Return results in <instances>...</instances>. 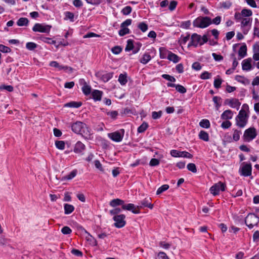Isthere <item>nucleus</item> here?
Instances as JSON below:
<instances>
[{
  "label": "nucleus",
  "mask_w": 259,
  "mask_h": 259,
  "mask_svg": "<svg viewBox=\"0 0 259 259\" xmlns=\"http://www.w3.org/2000/svg\"><path fill=\"white\" fill-rule=\"evenodd\" d=\"M71 129L74 133L81 135L85 139H91V131L84 123L76 121L72 124Z\"/></svg>",
  "instance_id": "1"
},
{
  "label": "nucleus",
  "mask_w": 259,
  "mask_h": 259,
  "mask_svg": "<svg viewBox=\"0 0 259 259\" xmlns=\"http://www.w3.org/2000/svg\"><path fill=\"white\" fill-rule=\"evenodd\" d=\"M211 23V20L208 17H199L193 22V26L195 27L204 28L208 26Z\"/></svg>",
  "instance_id": "2"
},
{
  "label": "nucleus",
  "mask_w": 259,
  "mask_h": 259,
  "mask_svg": "<svg viewBox=\"0 0 259 259\" xmlns=\"http://www.w3.org/2000/svg\"><path fill=\"white\" fill-rule=\"evenodd\" d=\"M248 117L246 112L244 110H240L236 117V125L240 128H243L247 123Z\"/></svg>",
  "instance_id": "3"
},
{
  "label": "nucleus",
  "mask_w": 259,
  "mask_h": 259,
  "mask_svg": "<svg viewBox=\"0 0 259 259\" xmlns=\"http://www.w3.org/2000/svg\"><path fill=\"white\" fill-rule=\"evenodd\" d=\"M252 18L245 17L241 18L239 21H236V22H240L241 28L244 34H246L250 30L251 26Z\"/></svg>",
  "instance_id": "4"
},
{
  "label": "nucleus",
  "mask_w": 259,
  "mask_h": 259,
  "mask_svg": "<svg viewBox=\"0 0 259 259\" xmlns=\"http://www.w3.org/2000/svg\"><path fill=\"white\" fill-rule=\"evenodd\" d=\"M259 223V218L254 213H249L245 218V223L249 228L252 229Z\"/></svg>",
  "instance_id": "5"
},
{
  "label": "nucleus",
  "mask_w": 259,
  "mask_h": 259,
  "mask_svg": "<svg viewBox=\"0 0 259 259\" xmlns=\"http://www.w3.org/2000/svg\"><path fill=\"white\" fill-rule=\"evenodd\" d=\"M257 136L256 129L254 127H250L246 129L243 135V139L245 142H250Z\"/></svg>",
  "instance_id": "6"
},
{
  "label": "nucleus",
  "mask_w": 259,
  "mask_h": 259,
  "mask_svg": "<svg viewBox=\"0 0 259 259\" xmlns=\"http://www.w3.org/2000/svg\"><path fill=\"white\" fill-rule=\"evenodd\" d=\"M124 133L125 131L124 129H120L114 132L108 133V137L114 142H120L123 139Z\"/></svg>",
  "instance_id": "7"
},
{
  "label": "nucleus",
  "mask_w": 259,
  "mask_h": 259,
  "mask_svg": "<svg viewBox=\"0 0 259 259\" xmlns=\"http://www.w3.org/2000/svg\"><path fill=\"white\" fill-rule=\"evenodd\" d=\"M132 20L127 19L123 22L120 25V29L118 31V34L123 36L130 33V30L127 27L132 24Z\"/></svg>",
  "instance_id": "8"
},
{
  "label": "nucleus",
  "mask_w": 259,
  "mask_h": 259,
  "mask_svg": "<svg viewBox=\"0 0 259 259\" xmlns=\"http://www.w3.org/2000/svg\"><path fill=\"white\" fill-rule=\"evenodd\" d=\"M52 26L45 24L36 23L32 28V30L34 32H39L41 33H49Z\"/></svg>",
  "instance_id": "9"
},
{
  "label": "nucleus",
  "mask_w": 259,
  "mask_h": 259,
  "mask_svg": "<svg viewBox=\"0 0 259 259\" xmlns=\"http://www.w3.org/2000/svg\"><path fill=\"white\" fill-rule=\"evenodd\" d=\"M225 188V184L221 182H219L212 186L209 191L213 196H216L219 194L220 191H224Z\"/></svg>",
  "instance_id": "10"
},
{
  "label": "nucleus",
  "mask_w": 259,
  "mask_h": 259,
  "mask_svg": "<svg viewBox=\"0 0 259 259\" xmlns=\"http://www.w3.org/2000/svg\"><path fill=\"white\" fill-rule=\"evenodd\" d=\"M125 218V216L124 214L114 215L113 218L115 222L114 226L117 228L123 227L126 224Z\"/></svg>",
  "instance_id": "11"
},
{
  "label": "nucleus",
  "mask_w": 259,
  "mask_h": 259,
  "mask_svg": "<svg viewBox=\"0 0 259 259\" xmlns=\"http://www.w3.org/2000/svg\"><path fill=\"white\" fill-rule=\"evenodd\" d=\"M200 40H201V35L197 33H193L190 37V40L187 47L188 48L191 47L196 48L199 45L200 46Z\"/></svg>",
  "instance_id": "12"
},
{
  "label": "nucleus",
  "mask_w": 259,
  "mask_h": 259,
  "mask_svg": "<svg viewBox=\"0 0 259 259\" xmlns=\"http://www.w3.org/2000/svg\"><path fill=\"white\" fill-rule=\"evenodd\" d=\"M252 166L250 163H242V166L240 168V175L248 177L251 175Z\"/></svg>",
  "instance_id": "13"
},
{
  "label": "nucleus",
  "mask_w": 259,
  "mask_h": 259,
  "mask_svg": "<svg viewBox=\"0 0 259 259\" xmlns=\"http://www.w3.org/2000/svg\"><path fill=\"white\" fill-rule=\"evenodd\" d=\"M252 15L251 10L243 9L240 13L236 12L234 15V19L236 21H239L241 18L250 17Z\"/></svg>",
  "instance_id": "14"
},
{
  "label": "nucleus",
  "mask_w": 259,
  "mask_h": 259,
  "mask_svg": "<svg viewBox=\"0 0 259 259\" xmlns=\"http://www.w3.org/2000/svg\"><path fill=\"white\" fill-rule=\"evenodd\" d=\"M170 154L174 157H184L187 158H192L193 155L189 152L184 151H180L177 150H171Z\"/></svg>",
  "instance_id": "15"
},
{
  "label": "nucleus",
  "mask_w": 259,
  "mask_h": 259,
  "mask_svg": "<svg viewBox=\"0 0 259 259\" xmlns=\"http://www.w3.org/2000/svg\"><path fill=\"white\" fill-rule=\"evenodd\" d=\"M96 76L101 79L103 82H106L111 79L113 76V72H105L103 71H100L96 73Z\"/></svg>",
  "instance_id": "16"
},
{
  "label": "nucleus",
  "mask_w": 259,
  "mask_h": 259,
  "mask_svg": "<svg viewBox=\"0 0 259 259\" xmlns=\"http://www.w3.org/2000/svg\"><path fill=\"white\" fill-rule=\"evenodd\" d=\"M225 104L229 105L230 107L239 110L241 103L239 100L236 98L227 99L225 101Z\"/></svg>",
  "instance_id": "17"
},
{
  "label": "nucleus",
  "mask_w": 259,
  "mask_h": 259,
  "mask_svg": "<svg viewBox=\"0 0 259 259\" xmlns=\"http://www.w3.org/2000/svg\"><path fill=\"white\" fill-rule=\"evenodd\" d=\"M122 208L124 210L131 211L133 213L135 214H138L140 213L139 206H136L133 203H128L125 204L124 203L122 205Z\"/></svg>",
  "instance_id": "18"
},
{
  "label": "nucleus",
  "mask_w": 259,
  "mask_h": 259,
  "mask_svg": "<svg viewBox=\"0 0 259 259\" xmlns=\"http://www.w3.org/2000/svg\"><path fill=\"white\" fill-rule=\"evenodd\" d=\"M251 61L252 59L251 58L243 60L242 62V70L247 71L250 70L252 69Z\"/></svg>",
  "instance_id": "19"
},
{
  "label": "nucleus",
  "mask_w": 259,
  "mask_h": 259,
  "mask_svg": "<svg viewBox=\"0 0 259 259\" xmlns=\"http://www.w3.org/2000/svg\"><path fill=\"white\" fill-rule=\"evenodd\" d=\"M85 149V146L80 141H78L75 144L73 151L78 154L81 153Z\"/></svg>",
  "instance_id": "20"
},
{
  "label": "nucleus",
  "mask_w": 259,
  "mask_h": 259,
  "mask_svg": "<svg viewBox=\"0 0 259 259\" xmlns=\"http://www.w3.org/2000/svg\"><path fill=\"white\" fill-rule=\"evenodd\" d=\"M79 81L80 84H83V86L82 87V91L84 94L85 95H88L90 94L91 92V87L87 84V82L83 79H80Z\"/></svg>",
  "instance_id": "21"
},
{
  "label": "nucleus",
  "mask_w": 259,
  "mask_h": 259,
  "mask_svg": "<svg viewBox=\"0 0 259 259\" xmlns=\"http://www.w3.org/2000/svg\"><path fill=\"white\" fill-rule=\"evenodd\" d=\"M49 65L51 67L57 68L58 70H67L68 68H70V70L72 69L71 68L68 67V66L60 65L57 61H55L50 62Z\"/></svg>",
  "instance_id": "22"
},
{
  "label": "nucleus",
  "mask_w": 259,
  "mask_h": 259,
  "mask_svg": "<svg viewBox=\"0 0 259 259\" xmlns=\"http://www.w3.org/2000/svg\"><path fill=\"white\" fill-rule=\"evenodd\" d=\"M247 55V47L245 44L242 45L238 51V60L244 58Z\"/></svg>",
  "instance_id": "23"
},
{
  "label": "nucleus",
  "mask_w": 259,
  "mask_h": 259,
  "mask_svg": "<svg viewBox=\"0 0 259 259\" xmlns=\"http://www.w3.org/2000/svg\"><path fill=\"white\" fill-rule=\"evenodd\" d=\"M233 113L231 110H226L222 114L221 117L223 120H229L232 118Z\"/></svg>",
  "instance_id": "24"
},
{
  "label": "nucleus",
  "mask_w": 259,
  "mask_h": 259,
  "mask_svg": "<svg viewBox=\"0 0 259 259\" xmlns=\"http://www.w3.org/2000/svg\"><path fill=\"white\" fill-rule=\"evenodd\" d=\"M150 199H145L144 200L141 201L140 203H139V209L142 207H147L149 208L150 209H152L153 207V204H151L149 202V200Z\"/></svg>",
  "instance_id": "25"
},
{
  "label": "nucleus",
  "mask_w": 259,
  "mask_h": 259,
  "mask_svg": "<svg viewBox=\"0 0 259 259\" xmlns=\"http://www.w3.org/2000/svg\"><path fill=\"white\" fill-rule=\"evenodd\" d=\"M167 58L174 63H177L180 61V57L176 54L172 53L171 52H168Z\"/></svg>",
  "instance_id": "26"
},
{
  "label": "nucleus",
  "mask_w": 259,
  "mask_h": 259,
  "mask_svg": "<svg viewBox=\"0 0 259 259\" xmlns=\"http://www.w3.org/2000/svg\"><path fill=\"white\" fill-rule=\"evenodd\" d=\"M102 92L99 90H94L92 93V96L95 101H100L102 96Z\"/></svg>",
  "instance_id": "27"
},
{
  "label": "nucleus",
  "mask_w": 259,
  "mask_h": 259,
  "mask_svg": "<svg viewBox=\"0 0 259 259\" xmlns=\"http://www.w3.org/2000/svg\"><path fill=\"white\" fill-rule=\"evenodd\" d=\"M151 57L150 55L148 53H145L140 59V62L143 64H146L151 60Z\"/></svg>",
  "instance_id": "28"
},
{
  "label": "nucleus",
  "mask_w": 259,
  "mask_h": 259,
  "mask_svg": "<svg viewBox=\"0 0 259 259\" xmlns=\"http://www.w3.org/2000/svg\"><path fill=\"white\" fill-rule=\"evenodd\" d=\"M82 105L81 102H75L72 101L68 103H66L64 105V107H69V108H77L80 107Z\"/></svg>",
  "instance_id": "29"
},
{
  "label": "nucleus",
  "mask_w": 259,
  "mask_h": 259,
  "mask_svg": "<svg viewBox=\"0 0 259 259\" xmlns=\"http://www.w3.org/2000/svg\"><path fill=\"white\" fill-rule=\"evenodd\" d=\"M64 213L65 214H69L72 213L74 210V207L69 204L65 203L64 205Z\"/></svg>",
  "instance_id": "30"
},
{
  "label": "nucleus",
  "mask_w": 259,
  "mask_h": 259,
  "mask_svg": "<svg viewBox=\"0 0 259 259\" xmlns=\"http://www.w3.org/2000/svg\"><path fill=\"white\" fill-rule=\"evenodd\" d=\"M124 203V201H123L121 199L117 198L112 200L110 202V205L112 207H116L118 205H121L122 206V205Z\"/></svg>",
  "instance_id": "31"
},
{
  "label": "nucleus",
  "mask_w": 259,
  "mask_h": 259,
  "mask_svg": "<svg viewBox=\"0 0 259 259\" xmlns=\"http://www.w3.org/2000/svg\"><path fill=\"white\" fill-rule=\"evenodd\" d=\"M212 101L215 105V108L217 110H218L221 106L222 99L220 97L214 96Z\"/></svg>",
  "instance_id": "32"
},
{
  "label": "nucleus",
  "mask_w": 259,
  "mask_h": 259,
  "mask_svg": "<svg viewBox=\"0 0 259 259\" xmlns=\"http://www.w3.org/2000/svg\"><path fill=\"white\" fill-rule=\"evenodd\" d=\"M198 137L200 139L203 140L204 141L207 142L209 141L208 134L204 131H201L199 132Z\"/></svg>",
  "instance_id": "33"
},
{
  "label": "nucleus",
  "mask_w": 259,
  "mask_h": 259,
  "mask_svg": "<svg viewBox=\"0 0 259 259\" xmlns=\"http://www.w3.org/2000/svg\"><path fill=\"white\" fill-rule=\"evenodd\" d=\"M29 21L26 18H20L17 22V24L19 26H27L28 24Z\"/></svg>",
  "instance_id": "34"
},
{
  "label": "nucleus",
  "mask_w": 259,
  "mask_h": 259,
  "mask_svg": "<svg viewBox=\"0 0 259 259\" xmlns=\"http://www.w3.org/2000/svg\"><path fill=\"white\" fill-rule=\"evenodd\" d=\"M118 81L121 85H125L127 82L126 73L120 74L119 76Z\"/></svg>",
  "instance_id": "35"
},
{
  "label": "nucleus",
  "mask_w": 259,
  "mask_h": 259,
  "mask_svg": "<svg viewBox=\"0 0 259 259\" xmlns=\"http://www.w3.org/2000/svg\"><path fill=\"white\" fill-rule=\"evenodd\" d=\"M135 48V45L134 44V40L131 39H129L127 40V45L125 48V51L126 52H129L131 50H133Z\"/></svg>",
  "instance_id": "36"
},
{
  "label": "nucleus",
  "mask_w": 259,
  "mask_h": 259,
  "mask_svg": "<svg viewBox=\"0 0 259 259\" xmlns=\"http://www.w3.org/2000/svg\"><path fill=\"white\" fill-rule=\"evenodd\" d=\"M235 79L238 82H241L244 84H248L249 83V81L248 79L240 75H236L235 77Z\"/></svg>",
  "instance_id": "37"
},
{
  "label": "nucleus",
  "mask_w": 259,
  "mask_h": 259,
  "mask_svg": "<svg viewBox=\"0 0 259 259\" xmlns=\"http://www.w3.org/2000/svg\"><path fill=\"white\" fill-rule=\"evenodd\" d=\"M77 171L76 169H74L71 171L68 175L64 177L63 179L65 180H70L74 178L77 175Z\"/></svg>",
  "instance_id": "38"
},
{
  "label": "nucleus",
  "mask_w": 259,
  "mask_h": 259,
  "mask_svg": "<svg viewBox=\"0 0 259 259\" xmlns=\"http://www.w3.org/2000/svg\"><path fill=\"white\" fill-rule=\"evenodd\" d=\"M190 40V35L187 34L186 36L181 35L180 39L179 40V43L180 45L184 46L186 44V42Z\"/></svg>",
  "instance_id": "39"
},
{
  "label": "nucleus",
  "mask_w": 259,
  "mask_h": 259,
  "mask_svg": "<svg viewBox=\"0 0 259 259\" xmlns=\"http://www.w3.org/2000/svg\"><path fill=\"white\" fill-rule=\"evenodd\" d=\"M64 15L65 20H69L71 22L74 21V15L73 13L66 11L64 13Z\"/></svg>",
  "instance_id": "40"
},
{
  "label": "nucleus",
  "mask_w": 259,
  "mask_h": 259,
  "mask_svg": "<svg viewBox=\"0 0 259 259\" xmlns=\"http://www.w3.org/2000/svg\"><path fill=\"white\" fill-rule=\"evenodd\" d=\"M199 125L203 128H208L210 127V122L208 119H202L199 122Z\"/></svg>",
  "instance_id": "41"
},
{
  "label": "nucleus",
  "mask_w": 259,
  "mask_h": 259,
  "mask_svg": "<svg viewBox=\"0 0 259 259\" xmlns=\"http://www.w3.org/2000/svg\"><path fill=\"white\" fill-rule=\"evenodd\" d=\"M230 57L233 60L232 68H233V69H235L236 67L238 65V62L237 60L235 53H231L230 55Z\"/></svg>",
  "instance_id": "42"
},
{
  "label": "nucleus",
  "mask_w": 259,
  "mask_h": 259,
  "mask_svg": "<svg viewBox=\"0 0 259 259\" xmlns=\"http://www.w3.org/2000/svg\"><path fill=\"white\" fill-rule=\"evenodd\" d=\"M55 144L56 148L59 150H63L65 149V143L63 141H56Z\"/></svg>",
  "instance_id": "43"
},
{
  "label": "nucleus",
  "mask_w": 259,
  "mask_h": 259,
  "mask_svg": "<svg viewBox=\"0 0 259 259\" xmlns=\"http://www.w3.org/2000/svg\"><path fill=\"white\" fill-rule=\"evenodd\" d=\"M148 127V124L147 123L144 122L138 128V132L139 133H142L144 132Z\"/></svg>",
  "instance_id": "44"
},
{
  "label": "nucleus",
  "mask_w": 259,
  "mask_h": 259,
  "mask_svg": "<svg viewBox=\"0 0 259 259\" xmlns=\"http://www.w3.org/2000/svg\"><path fill=\"white\" fill-rule=\"evenodd\" d=\"M241 134V132L237 130H235L233 134V139L234 141H238L240 139V136Z\"/></svg>",
  "instance_id": "45"
},
{
  "label": "nucleus",
  "mask_w": 259,
  "mask_h": 259,
  "mask_svg": "<svg viewBox=\"0 0 259 259\" xmlns=\"http://www.w3.org/2000/svg\"><path fill=\"white\" fill-rule=\"evenodd\" d=\"M169 188V186L168 185L165 184L162 185L161 187H160L156 191V194L159 195L162 192L165 191Z\"/></svg>",
  "instance_id": "46"
},
{
  "label": "nucleus",
  "mask_w": 259,
  "mask_h": 259,
  "mask_svg": "<svg viewBox=\"0 0 259 259\" xmlns=\"http://www.w3.org/2000/svg\"><path fill=\"white\" fill-rule=\"evenodd\" d=\"M37 45L33 42H28L26 44V48L30 51L34 50L37 48Z\"/></svg>",
  "instance_id": "47"
},
{
  "label": "nucleus",
  "mask_w": 259,
  "mask_h": 259,
  "mask_svg": "<svg viewBox=\"0 0 259 259\" xmlns=\"http://www.w3.org/2000/svg\"><path fill=\"white\" fill-rule=\"evenodd\" d=\"M168 51L166 50L164 48H159V53H160V57L161 59H165L166 57L167 53H168Z\"/></svg>",
  "instance_id": "48"
},
{
  "label": "nucleus",
  "mask_w": 259,
  "mask_h": 259,
  "mask_svg": "<svg viewBox=\"0 0 259 259\" xmlns=\"http://www.w3.org/2000/svg\"><path fill=\"white\" fill-rule=\"evenodd\" d=\"M138 27L143 32H146L148 29V25L144 22L139 23Z\"/></svg>",
  "instance_id": "49"
},
{
  "label": "nucleus",
  "mask_w": 259,
  "mask_h": 259,
  "mask_svg": "<svg viewBox=\"0 0 259 259\" xmlns=\"http://www.w3.org/2000/svg\"><path fill=\"white\" fill-rule=\"evenodd\" d=\"M187 169L192 171V172L196 173L197 172V168L194 163H189L187 166Z\"/></svg>",
  "instance_id": "50"
},
{
  "label": "nucleus",
  "mask_w": 259,
  "mask_h": 259,
  "mask_svg": "<svg viewBox=\"0 0 259 259\" xmlns=\"http://www.w3.org/2000/svg\"><path fill=\"white\" fill-rule=\"evenodd\" d=\"M41 40L44 42L47 43L48 44L55 45L56 44L55 40H53L52 38L49 37H41Z\"/></svg>",
  "instance_id": "51"
},
{
  "label": "nucleus",
  "mask_w": 259,
  "mask_h": 259,
  "mask_svg": "<svg viewBox=\"0 0 259 259\" xmlns=\"http://www.w3.org/2000/svg\"><path fill=\"white\" fill-rule=\"evenodd\" d=\"M106 113L107 115L110 116L113 119H116V117L118 115V113L117 111H108Z\"/></svg>",
  "instance_id": "52"
},
{
  "label": "nucleus",
  "mask_w": 259,
  "mask_h": 259,
  "mask_svg": "<svg viewBox=\"0 0 259 259\" xmlns=\"http://www.w3.org/2000/svg\"><path fill=\"white\" fill-rule=\"evenodd\" d=\"M11 51V49L6 46L3 45H0V52L4 53H10Z\"/></svg>",
  "instance_id": "53"
},
{
  "label": "nucleus",
  "mask_w": 259,
  "mask_h": 259,
  "mask_svg": "<svg viewBox=\"0 0 259 259\" xmlns=\"http://www.w3.org/2000/svg\"><path fill=\"white\" fill-rule=\"evenodd\" d=\"M132 9L130 6H126L121 11V12L124 15H128L132 12Z\"/></svg>",
  "instance_id": "54"
},
{
  "label": "nucleus",
  "mask_w": 259,
  "mask_h": 259,
  "mask_svg": "<svg viewBox=\"0 0 259 259\" xmlns=\"http://www.w3.org/2000/svg\"><path fill=\"white\" fill-rule=\"evenodd\" d=\"M161 76L163 78L171 82H175L176 80V78L174 76H170L168 74H162Z\"/></svg>",
  "instance_id": "55"
},
{
  "label": "nucleus",
  "mask_w": 259,
  "mask_h": 259,
  "mask_svg": "<svg viewBox=\"0 0 259 259\" xmlns=\"http://www.w3.org/2000/svg\"><path fill=\"white\" fill-rule=\"evenodd\" d=\"M222 82V80L220 78H215L214 80V87L216 89H219L221 87Z\"/></svg>",
  "instance_id": "56"
},
{
  "label": "nucleus",
  "mask_w": 259,
  "mask_h": 259,
  "mask_svg": "<svg viewBox=\"0 0 259 259\" xmlns=\"http://www.w3.org/2000/svg\"><path fill=\"white\" fill-rule=\"evenodd\" d=\"M61 232L64 235H68L72 232V230L69 227L65 226L62 228Z\"/></svg>",
  "instance_id": "57"
},
{
  "label": "nucleus",
  "mask_w": 259,
  "mask_h": 259,
  "mask_svg": "<svg viewBox=\"0 0 259 259\" xmlns=\"http://www.w3.org/2000/svg\"><path fill=\"white\" fill-rule=\"evenodd\" d=\"M176 89L181 94H184L187 92L186 88L181 84H177Z\"/></svg>",
  "instance_id": "58"
},
{
  "label": "nucleus",
  "mask_w": 259,
  "mask_h": 259,
  "mask_svg": "<svg viewBox=\"0 0 259 259\" xmlns=\"http://www.w3.org/2000/svg\"><path fill=\"white\" fill-rule=\"evenodd\" d=\"M232 125L231 122L228 120L223 121L221 124V127L224 129H227L229 128Z\"/></svg>",
  "instance_id": "59"
},
{
  "label": "nucleus",
  "mask_w": 259,
  "mask_h": 259,
  "mask_svg": "<svg viewBox=\"0 0 259 259\" xmlns=\"http://www.w3.org/2000/svg\"><path fill=\"white\" fill-rule=\"evenodd\" d=\"M121 51L122 49L119 46H115L111 50L112 53L115 55L119 54L121 52Z\"/></svg>",
  "instance_id": "60"
},
{
  "label": "nucleus",
  "mask_w": 259,
  "mask_h": 259,
  "mask_svg": "<svg viewBox=\"0 0 259 259\" xmlns=\"http://www.w3.org/2000/svg\"><path fill=\"white\" fill-rule=\"evenodd\" d=\"M211 77V73L207 72L204 71V72L202 73L200 75V78L202 79H207L210 78Z\"/></svg>",
  "instance_id": "61"
},
{
  "label": "nucleus",
  "mask_w": 259,
  "mask_h": 259,
  "mask_svg": "<svg viewBox=\"0 0 259 259\" xmlns=\"http://www.w3.org/2000/svg\"><path fill=\"white\" fill-rule=\"evenodd\" d=\"M72 4L76 8H80L83 6V3L81 0H73Z\"/></svg>",
  "instance_id": "62"
},
{
  "label": "nucleus",
  "mask_w": 259,
  "mask_h": 259,
  "mask_svg": "<svg viewBox=\"0 0 259 259\" xmlns=\"http://www.w3.org/2000/svg\"><path fill=\"white\" fill-rule=\"evenodd\" d=\"M177 4L178 3L175 1H171L168 7L169 10L171 11H174L176 9Z\"/></svg>",
  "instance_id": "63"
},
{
  "label": "nucleus",
  "mask_w": 259,
  "mask_h": 259,
  "mask_svg": "<svg viewBox=\"0 0 259 259\" xmlns=\"http://www.w3.org/2000/svg\"><path fill=\"white\" fill-rule=\"evenodd\" d=\"M156 259H169L166 253L164 252H160L157 257Z\"/></svg>",
  "instance_id": "64"
}]
</instances>
